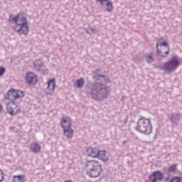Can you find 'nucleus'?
Returning <instances> with one entry per match:
<instances>
[{
    "mask_svg": "<svg viewBox=\"0 0 182 182\" xmlns=\"http://www.w3.org/2000/svg\"><path fill=\"white\" fill-rule=\"evenodd\" d=\"M92 77L97 81L87 84L85 88L86 92L89 96H91L93 100L102 102L103 99L107 97L109 87L102 82H99V80H100V77L105 79L106 75H102L100 69L97 68L92 71Z\"/></svg>",
    "mask_w": 182,
    "mask_h": 182,
    "instance_id": "1",
    "label": "nucleus"
},
{
    "mask_svg": "<svg viewBox=\"0 0 182 182\" xmlns=\"http://www.w3.org/2000/svg\"><path fill=\"white\" fill-rule=\"evenodd\" d=\"M85 169L87 176L92 178H96L100 176L103 169L102 168V164L97 161H88L86 164Z\"/></svg>",
    "mask_w": 182,
    "mask_h": 182,
    "instance_id": "2",
    "label": "nucleus"
},
{
    "mask_svg": "<svg viewBox=\"0 0 182 182\" xmlns=\"http://www.w3.org/2000/svg\"><path fill=\"white\" fill-rule=\"evenodd\" d=\"M134 129L143 134H151L153 132V126H151V120L149 118L143 117L139 119Z\"/></svg>",
    "mask_w": 182,
    "mask_h": 182,
    "instance_id": "3",
    "label": "nucleus"
},
{
    "mask_svg": "<svg viewBox=\"0 0 182 182\" xmlns=\"http://www.w3.org/2000/svg\"><path fill=\"white\" fill-rule=\"evenodd\" d=\"M16 26L14 31L18 32L19 35H28L29 32V26H28V21L22 14L17 15L16 19Z\"/></svg>",
    "mask_w": 182,
    "mask_h": 182,
    "instance_id": "4",
    "label": "nucleus"
},
{
    "mask_svg": "<svg viewBox=\"0 0 182 182\" xmlns=\"http://www.w3.org/2000/svg\"><path fill=\"white\" fill-rule=\"evenodd\" d=\"M178 66H180V58H178V55H175L164 63L163 66H159V68L164 72H176Z\"/></svg>",
    "mask_w": 182,
    "mask_h": 182,
    "instance_id": "5",
    "label": "nucleus"
},
{
    "mask_svg": "<svg viewBox=\"0 0 182 182\" xmlns=\"http://www.w3.org/2000/svg\"><path fill=\"white\" fill-rule=\"evenodd\" d=\"M156 55L161 59H164L170 55V45L167 42L164 41L160 43V40L156 44Z\"/></svg>",
    "mask_w": 182,
    "mask_h": 182,
    "instance_id": "6",
    "label": "nucleus"
},
{
    "mask_svg": "<svg viewBox=\"0 0 182 182\" xmlns=\"http://www.w3.org/2000/svg\"><path fill=\"white\" fill-rule=\"evenodd\" d=\"M25 96V92L21 90L15 91L14 89L9 90L6 95V99H9V100H12V97L14 99H19L20 97H23Z\"/></svg>",
    "mask_w": 182,
    "mask_h": 182,
    "instance_id": "7",
    "label": "nucleus"
},
{
    "mask_svg": "<svg viewBox=\"0 0 182 182\" xmlns=\"http://www.w3.org/2000/svg\"><path fill=\"white\" fill-rule=\"evenodd\" d=\"M26 82L28 86H35L38 83V77L33 73H28L26 75Z\"/></svg>",
    "mask_w": 182,
    "mask_h": 182,
    "instance_id": "8",
    "label": "nucleus"
},
{
    "mask_svg": "<svg viewBox=\"0 0 182 182\" xmlns=\"http://www.w3.org/2000/svg\"><path fill=\"white\" fill-rule=\"evenodd\" d=\"M164 177V175L160 171H154L149 177V180L151 182L161 181Z\"/></svg>",
    "mask_w": 182,
    "mask_h": 182,
    "instance_id": "9",
    "label": "nucleus"
},
{
    "mask_svg": "<svg viewBox=\"0 0 182 182\" xmlns=\"http://www.w3.org/2000/svg\"><path fill=\"white\" fill-rule=\"evenodd\" d=\"M56 86V82H55V79H51L48 82V87L45 90V93L46 95H53L55 92V87Z\"/></svg>",
    "mask_w": 182,
    "mask_h": 182,
    "instance_id": "10",
    "label": "nucleus"
},
{
    "mask_svg": "<svg viewBox=\"0 0 182 182\" xmlns=\"http://www.w3.org/2000/svg\"><path fill=\"white\" fill-rule=\"evenodd\" d=\"M60 126L63 129H66L67 127H72V119L70 117L64 116L60 120Z\"/></svg>",
    "mask_w": 182,
    "mask_h": 182,
    "instance_id": "11",
    "label": "nucleus"
},
{
    "mask_svg": "<svg viewBox=\"0 0 182 182\" xmlns=\"http://www.w3.org/2000/svg\"><path fill=\"white\" fill-rule=\"evenodd\" d=\"M100 149L96 147H90L87 149V154L89 157H92V159L97 158L99 155Z\"/></svg>",
    "mask_w": 182,
    "mask_h": 182,
    "instance_id": "12",
    "label": "nucleus"
},
{
    "mask_svg": "<svg viewBox=\"0 0 182 182\" xmlns=\"http://www.w3.org/2000/svg\"><path fill=\"white\" fill-rule=\"evenodd\" d=\"M181 119H182V114L180 112L172 113L170 118L171 123H173V124H176V126L178 124V122H180Z\"/></svg>",
    "mask_w": 182,
    "mask_h": 182,
    "instance_id": "13",
    "label": "nucleus"
},
{
    "mask_svg": "<svg viewBox=\"0 0 182 182\" xmlns=\"http://www.w3.org/2000/svg\"><path fill=\"white\" fill-rule=\"evenodd\" d=\"M42 147L40 144H38V142H32L30 145V151H31V153H34L35 154H36V153H39Z\"/></svg>",
    "mask_w": 182,
    "mask_h": 182,
    "instance_id": "14",
    "label": "nucleus"
},
{
    "mask_svg": "<svg viewBox=\"0 0 182 182\" xmlns=\"http://www.w3.org/2000/svg\"><path fill=\"white\" fill-rule=\"evenodd\" d=\"M63 129L65 137H67V139H72V137H73V133H75V132L73 131V129H72V127Z\"/></svg>",
    "mask_w": 182,
    "mask_h": 182,
    "instance_id": "15",
    "label": "nucleus"
},
{
    "mask_svg": "<svg viewBox=\"0 0 182 182\" xmlns=\"http://www.w3.org/2000/svg\"><path fill=\"white\" fill-rule=\"evenodd\" d=\"M97 159L102 160V161H107L109 160V156H107V152L106 151H99Z\"/></svg>",
    "mask_w": 182,
    "mask_h": 182,
    "instance_id": "16",
    "label": "nucleus"
},
{
    "mask_svg": "<svg viewBox=\"0 0 182 182\" xmlns=\"http://www.w3.org/2000/svg\"><path fill=\"white\" fill-rule=\"evenodd\" d=\"M75 86L78 89H82V87L85 86V78L80 77V79L77 80L75 82Z\"/></svg>",
    "mask_w": 182,
    "mask_h": 182,
    "instance_id": "17",
    "label": "nucleus"
},
{
    "mask_svg": "<svg viewBox=\"0 0 182 182\" xmlns=\"http://www.w3.org/2000/svg\"><path fill=\"white\" fill-rule=\"evenodd\" d=\"M15 107H16V102H9L6 105V109L8 113L11 114V112H12L15 109Z\"/></svg>",
    "mask_w": 182,
    "mask_h": 182,
    "instance_id": "18",
    "label": "nucleus"
},
{
    "mask_svg": "<svg viewBox=\"0 0 182 182\" xmlns=\"http://www.w3.org/2000/svg\"><path fill=\"white\" fill-rule=\"evenodd\" d=\"M144 58L146 59V63H149V65L152 62H154V58L153 57V53L145 54Z\"/></svg>",
    "mask_w": 182,
    "mask_h": 182,
    "instance_id": "19",
    "label": "nucleus"
},
{
    "mask_svg": "<svg viewBox=\"0 0 182 182\" xmlns=\"http://www.w3.org/2000/svg\"><path fill=\"white\" fill-rule=\"evenodd\" d=\"M14 182H24L25 175H16L13 176Z\"/></svg>",
    "mask_w": 182,
    "mask_h": 182,
    "instance_id": "20",
    "label": "nucleus"
},
{
    "mask_svg": "<svg viewBox=\"0 0 182 182\" xmlns=\"http://www.w3.org/2000/svg\"><path fill=\"white\" fill-rule=\"evenodd\" d=\"M21 112V108L19 106H18V104L16 103V107H14V109L13 111H11V116H16L19 112Z\"/></svg>",
    "mask_w": 182,
    "mask_h": 182,
    "instance_id": "21",
    "label": "nucleus"
},
{
    "mask_svg": "<svg viewBox=\"0 0 182 182\" xmlns=\"http://www.w3.org/2000/svg\"><path fill=\"white\" fill-rule=\"evenodd\" d=\"M106 2V11H107V12H112V9H113V4L112 3V1L107 0Z\"/></svg>",
    "mask_w": 182,
    "mask_h": 182,
    "instance_id": "22",
    "label": "nucleus"
},
{
    "mask_svg": "<svg viewBox=\"0 0 182 182\" xmlns=\"http://www.w3.org/2000/svg\"><path fill=\"white\" fill-rule=\"evenodd\" d=\"M177 170V164H173L168 168V173H174Z\"/></svg>",
    "mask_w": 182,
    "mask_h": 182,
    "instance_id": "23",
    "label": "nucleus"
},
{
    "mask_svg": "<svg viewBox=\"0 0 182 182\" xmlns=\"http://www.w3.org/2000/svg\"><path fill=\"white\" fill-rule=\"evenodd\" d=\"M34 66L36 69L38 70V72H42V64L34 63Z\"/></svg>",
    "mask_w": 182,
    "mask_h": 182,
    "instance_id": "24",
    "label": "nucleus"
},
{
    "mask_svg": "<svg viewBox=\"0 0 182 182\" xmlns=\"http://www.w3.org/2000/svg\"><path fill=\"white\" fill-rule=\"evenodd\" d=\"M16 18L17 16L14 17V14H10L9 18V22H16Z\"/></svg>",
    "mask_w": 182,
    "mask_h": 182,
    "instance_id": "25",
    "label": "nucleus"
},
{
    "mask_svg": "<svg viewBox=\"0 0 182 182\" xmlns=\"http://www.w3.org/2000/svg\"><path fill=\"white\" fill-rule=\"evenodd\" d=\"M5 72H6L5 68L0 66V76H4V75H5Z\"/></svg>",
    "mask_w": 182,
    "mask_h": 182,
    "instance_id": "26",
    "label": "nucleus"
},
{
    "mask_svg": "<svg viewBox=\"0 0 182 182\" xmlns=\"http://www.w3.org/2000/svg\"><path fill=\"white\" fill-rule=\"evenodd\" d=\"M4 178H5V176H4V171L0 169V182H3Z\"/></svg>",
    "mask_w": 182,
    "mask_h": 182,
    "instance_id": "27",
    "label": "nucleus"
},
{
    "mask_svg": "<svg viewBox=\"0 0 182 182\" xmlns=\"http://www.w3.org/2000/svg\"><path fill=\"white\" fill-rule=\"evenodd\" d=\"M170 182H180V177L178 176H174L171 178Z\"/></svg>",
    "mask_w": 182,
    "mask_h": 182,
    "instance_id": "28",
    "label": "nucleus"
},
{
    "mask_svg": "<svg viewBox=\"0 0 182 182\" xmlns=\"http://www.w3.org/2000/svg\"><path fill=\"white\" fill-rule=\"evenodd\" d=\"M97 2H100L101 5H103L105 2H107V0H95Z\"/></svg>",
    "mask_w": 182,
    "mask_h": 182,
    "instance_id": "29",
    "label": "nucleus"
},
{
    "mask_svg": "<svg viewBox=\"0 0 182 182\" xmlns=\"http://www.w3.org/2000/svg\"><path fill=\"white\" fill-rule=\"evenodd\" d=\"M90 31H91V32H92V33H96V32H97L96 28H90Z\"/></svg>",
    "mask_w": 182,
    "mask_h": 182,
    "instance_id": "30",
    "label": "nucleus"
},
{
    "mask_svg": "<svg viewBox=\"0 0 182 182\" xmlns=\"http://www.w3.org/2000/svg\"><path fill=\"white\" fill-rule=\"evenodd\" d=\"M105 80L106 83H110V79L107 78V79H105Z\"/></svg>",
    "mask_w": 182,
    "mask_h": 182,
    "instance_id": "31",
    "label": "nucleus"
},
{
    "mask_svg": "<svg viewBox=\"0 0 182 182\" xmlns=\"http://www.w3.org/2000/svg\"><path fill=\"white\" fill-rule=\"evenodd\" d=\"M64 182H73V181H72V180H67V181H65Z\"/></svg>",
    "mask_w": 182,
    "mask_h": 182,
    "instance_id": "32",
    "label": "nucleus"
},
{
    "mask_svg": "<svg viewBox=\"0 0 182 182\" xmlns=\"http://www.w3.org/2000/svg\"><path fill=\"white\" fill-rule=\"evenodd\" d=\"M0 112H2V105H0Z\"/></svg>",
    "mask_w": 182,
    "mask_h": 182,
    "instance_id": "33",
    "label": "nucleus"
},
{
    "mask_svg": "<svg viewBox=\"0 0 182 182\" xmlns=\"http://www.w3.org/2000/svg\"><path fill=\"white\" fill-rule=\"evenodd\" d=\"M103 6H105V5H106V2H104V4H102Z\"/></svg>",
    "mask_w": 182,
    "mask_h": 182,
    "instance_id": "34",
    "label": "nucleus"
},
{
    "mask_svg": "<svg viewBox=\"0 0 182 182\" xmlns=\"http://www.w3.org/2000/svg\"><path fill=\"white\" fill-rule=\"evenodd\" d=\"M180 182H182V177L180 178Z\"/></svg>",
    "mask_w": 182,
    "mask_h": 182,
    "instance_id": "35",
    "label": "nucleus"
},
{
    "mask_svg": "<svg viewBox=\"0 0 182 182\" xmlns=\"http://www.w3.org/2000/svg\"><path fill=\"white\" fill-rule=\"evenodd\" d=\"M85 31L87 32V33H89V31L87 30H85Z\"/></svg>",
    "mask_w": 182,
    "mask_h": 182,
    "instance_id": "36",
    "label": "nucleus"
}]
</instances>
